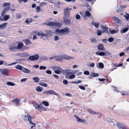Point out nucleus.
<instances>
[{
    "label": "nucleus",
    "instance_id": "f257e3e1",
    "mask_svg": "<svg viewBox=\"0 0 129 129\" xmlns=\"http://www.w3.org/2000/svg\"><path fill=\"white\" fill-rule=\"evenodd\" d=\"M73 57H70L66 55L62 56H55V60L56 61H60L63 59L70 60L74 59Z\"/></svg>",
    "mask_w": 129,
    "mask_h": 129
},
{
    "label": "nucleus",
    "instance_id": "f03ea898",
    "mask_svg": "<svg viewBox=\"0 0 129 129\" xmlns=\"http://www.w3.org/2000/svg\"><path fill=\"white\" fill-rule=\"evenodd\" d=\"M56 31L61 35L68 34L70 32L68 28L67 27L62 29H56Z\"/></svg>",
    "mask_w": 129,
    "mask_h": 129
},
{
    "label": "nucleus",
    "instance_id": "7ed1b4c3",
    "mask_svg": "<svg viewBox=\"0 0 129 129\" xmlns=\"http://www.w3.org/2000/svg\"><path fill=\"white\" fill-rule=\"evenodd\" d=\"M23 119L25 121H27H27L29 122L30 124L34 125L31 126V128H33V127L35 126V124L33 123L31 121L33 118L29 114H27L26 116H25Z\"/></svg>",
    "mask_w": 129,
    "mask_h": 129
},
{
    "label": "nucleus",
    "instance_id": "20e7f679",
    "mask_svg": "<svg viewBox=\"0 0 129 129\" xmlns=\"http://www.w3.org/2000/svg\"><path fill=\"white\" fill-rule=\"evenodd\" d=\"M49 26H53V27H57V28H60L61 26V23L59 22H51L47 24Z\"/></svg>",
    "mask_w": 129,
    "mask_h": 129
},
{
    "label": "nucleus",
    "instance_id": "39448f33",
    "mask_svg": "<svg viewBox=\"0 0 129 129\" xmlns=\"http://www.w3.org/2000/svg\"><path fill=\"white\" fill-rule=\"evenodd\" d=\"M64 17H69L70 15V11L68 9V7H67L65 8L64 9Z\"/></svg>",
    "mask_w": 129,
    "mask_h": 129
},
{
    "label": "nucleus",
    "instance_id": "423d86ee",
    "mask_svg": "<svg viewBox=\"0 0 129 129\" xmlns=\"http://www.w3.org/2000/svg\"><path fill=\"white\" fill-rule=\"evenodd\" d=\"M113 18L115 21V23L118 25H120L121 24V22L120 19L116 17H113Z\"/></svg>",
    "mask_w": 129,
    "mask_h": 129
},
{
    "label": "nucleus",
    "instance_id": "0eeeda50",
    "mask_svg": "<svg viewBox=\"0 0 129 129\" xmlns=\"http://www.w3.org/2000/svg\"><path fill=\"white\" fill-rule=\"evenodd\" d=\"M101 27L102 30V33H106L108 35H110V34L108 31V27L105 26H102Z\"/></svg>",
    "mask_w": 129,
    "mask_h": 129
},
{
    "label": "nucleus",
    "instance_id": "6e6552de",
    "mask_svg": "<svg viewBox=\"0 0 129 129\" xmlns=\"http://www.w3.org/2000/svg\"><path fill=\"white\" fill-rule=\"evenodd\" d=\"M39 57V55L37 54H36L32 56H30L29 57V59L31 61H34L37 60Z\"/></svg>",
    "mask_w": 129,
    "mask_h": 129
},
{
    "label": "nucleus",
    "instance_id": "1a4fd4ad",
    "mask_svg": "<svg viewBox=\"0 0 129 129\" xmlns=\"http://www.w3.org/2000/svg\"><path fill=\"white\" fill-rule=\"evenodd\" d=\"M9 72V71L7 69H4L1 70V72L4 75H6V76H8V73Z\"/></svg>",
    "mask_w": 129,
    "mask_h": 129
},
{
    "label": "nucleus",
    "instance_id": "9d476101",
    "mask_svg": "<svg viewBox=\"0 0 129 129\" xmlns=\"http://www.w3.org/2000/svg\"><path fill=\"white\" fill-rule=\"evenodd\" d=\"M45 31L46 33V36H50L52 35V33H53L50 30H45Z\"/></svg>",
    "mask_w": 129,
    "mask_h": 129
},
{
    "label": "nucleus",
    "instance_id": "9b49d317",
    "mask_svg": "<svg viewBox=\"0 0 129 129\" xmlns=\"http://www.w3.org/2000/svg\"><path fill=\"white\" fill-rule=\"evenodd\" d=\"M97 48L100 51L104 50L105 49L103 45L101 44H99Z\"/></svg>",
    "mask_w": 129,
    "mask_h": 129
},
{
    "label": "nucleus",
    "instance_id": "f8f14e48",
    "mask_svg": "<svg viewBox=\"0 0 129 129\" xmlns=\"http://www.w3.org/2000/svg\"><path fill=\"white\" fill-rule=\"evenodd\" d=\"M33 104L36 109H40V106H41V104H39L35 102H33Z\"/></svg>",
    "mask_w": 129,
    "mask_h": 129
},
{
    "label": "nucleus",
    "instance_id": "ddd939ff",
    "mask_svg": "<svg viewBox=\"0 0 129 129\" xmlns=\"http://www.w3.org/2000/svg\"><path fill=\"white\" fill-rule=\"evenodd\" d=\"M23 41L25 43V45H28L31 44L32 43L30 40L28 39L23 40Z\"/></svg>",
    "mask_w": 129,
    "mask_h": 129
},
{
    "label": "nucleus",
    "instance_id": "4468645a",
    "mask_svg": "<svg viewBox=\"0 0 129 129\" xmlns=\"http://www.w3.org/2000/svg\"><path fill=\"white\" fill-rule=\"evenodd\" d=\"M67 17H64L63 18L64 22L66 24H69L71 23V21L67 18Z\"/></svg>",
    "mask_w": 129,
    "mask_h": 129
},
{
    "label": "nucleus",
    "instance_id": "2eb2a0df",
    "mask_svg": "<svg viewBox=\"0 0 129 129\" xmlns=\"http://www.w3.org/2000/svg\"><path fill=\"white\" fill-rule=\"evenodd\" d=\"M12 102H14V103L17 106H18V104L20 101V100L18 99H16L11 101Z\"/></svg>",
    "mask_w": 129,
    "mask_h": 129
},
{
    "label": "nucleus",
    "instance_id": "dca6fc26",
    "mask_svg": "<svg viewBox=\"0 0 129 129\" xmlns=\"http://www.w3.org/2000/svg\"><path fill=\"white\" fill-rule=\"evenodd\" d=\"M116 125L120 129H122L123 126H124L125 125L122 123H117Z\"/></svg>",
    "mask_w": 129,
    "mask_h": 129
},
{
    "label": "nucleus",
    "instance_id": "f3484780",
    "mask_svg": "<svg viewBox=\"0 0 129 129\" xmlns=\"http://www.w3.org/2000/svg\"><path fill=\"white\" fill-rule=\"evenodd\" d=\"M22 71L26 73H29L30 72L29 69L24 67H23Z\"/></svg>",
    "mask_w": 129,
    "mask_h": 129
},
{
    "label": "nucleus",
    "instance_id": "a211bd4d",
    "mask_svg": "<svg viewBox=\"0 0 129 129\" xmlns=\"http://www.w3.org/2000/svg\"><path fill=\"white\" fill-rule=\"evenodd\" d=\"M74 116L76 118L77 121L78 122H84L85 121V120L80 118L76 115H74Z\"/></svg>",
    "mask_w": 129,
    "mask_h": 129
},
{
    "label": "nucleus",
    "instance_id": "6ab92c4d",
    "mask_svg": "<svg viewBox=\"0 0 129 129\" xmlns=\"http://www.w3.org/2000/svg\"><path fill=\"white\" fill-rule=\"evenodd\" d=\"M7 23H3L2 24L0 25V29H4L5 27L7 26Z\"/></svg>",
    "mask_w": 129,
    "mask_h": 129
},
{
    "label": "nucleus",
    "instance_id": "aec40b11",
    "mask_svg": "<svg viewBox=\"0 0 129 129\" xmlns=\"http://www.w3.org/2000/svg\"><path fill=\"white\" fill-rule=\"evenodd\" d=\"M9 49L11 51H13L17 49V47H14L13 46H10L9 47Z\"/></svg>",
    "mask_w": 129,
    "mask_h": 129
},
{
    "label": "nucleus",
    "instance_id": "412c9836",
    "mask_svg": "<svg viewBox=\"0 0 129 129\" xmlns=\"http://www.w3.org/2000/svg\"><path fill=\"white\" fill-rule=\"evenodd\" d=\"M91 24L93 25L96 28H98L99 26V23L98 22L95 23L94 22L92 21L91 22Z\"/></svg>",
    "mask_w": 129,
    "mask_h": 129
},
{
    "label": "nucleus",
    "instance_id": "4be33fe9",
    "mask_svg": "<svg viewBox=\"0 0 129 129\" xmlns=\"http://www.w3.org/2000/svg\"><path fill=\"white\" fill-rule=\"evenodd\" d=\"M33 21L32 18H27L25 21V22L27 24L30 23Z\"/></svg>",
    "mask_w": 129,
    "mask_h": 129
},
{
    "label": "nucleus",
    "instance_id": "5701e85b",
    "mask_svg": "<svg viewBox=\"0 0 129 129\" xmlns=\"http://www.w3.org/2000/svg\"><path fill=\"white\" fill-rule=\"evenodd\" d=\"M96 67L98 68L103 69L104 67V65L102 63L99 62V65H96Z\"/></svg>",
    "mask_w": 129,
    "mask_h": 129
},
{
    "label": "nucleus",
    "instance_id": "b1692460",
    "mask_svg": "<svg viewBox=\"0 0 129 129\" xmlns=\"http://www.w3.org/2000/svg\"><path fill=\"white\" fill-rule=\"evenodd\" d=\"M95 54L97 55H99L101 56H104L105 55V53L104 52H97L95 53Z\"/></svg>",
    "mask_w": 129,
    "mask_h": 129
},
{
    "label": "nucleus",
    "instance_id": "393cba45",
    "mask_svg": "<svg viewBox=\"0 0 129 129\" xmlns=\"http://www.w3.org/2000/svg\"><path fill=\"white\" fill-rule=\"evenodd\" d=\"M21 56L22 57H25L28 56V53H21L20 54Z\"/></svg>",
    "mask_w": 129,
    "mask_h": 129
},
{
    "label": "nucleus",
    "instance_id": "a878e982",
    "mask_svg": "<svg viewBox=\"0 0 129 129\" xmlns=\"http://www.w3.org/2000/svg\"><path fill=\"white\" fill-rule=\"evenodd\" d=\"M66 75L74 73L73 72V71L70 70H66Z\"/></svg>",
    "mask_w": 129,
    "mask_h": 129
},
{
    "label": "nucleus",
    "instance_id": "bb28decb",
    "mask_svg": "<svg viewBox=\"0 0 129 129\" xmlns=\"http://www.w3.org/2000/svg\"><path fill=\"white\" fill-rule=\"evenodd\" d=\"M50 94H53L55 95L58 96H59V95L57 93L54 91L53 90H50Z\"/></svg>",
    "mask_w": 129,
    "mask_h": 129
},
{
    "label": "nucleus",
    "instance_id": "cd10ccee",
    "mask_svg": "<svg viewBox=\"0 0 129 129\" xmlns=\"http://www.w3.org/2000/svg\"><path fill=\"white\" fill-rule=\"evenodd\" d=\"M128 29L127 27L125 28H124L122 30H121L120 31V33L121 34L125 33L127 31Z\"/></svg>",
    "mask_w": 129,
    "mask_h": 129
},
{
    "label": "nucleus",
    "instance_id": "c85d7f7f",
    "mask_svg": "<svg viewBox=\"0 0 129 129\" xmlns=\"http://www.w3.org/2000/svg\"><path fill=\"white\" fill-rule=\"evenodd\" d=\"M33 80L34 82H38L40 80V79L38 77H34L33 78Z\"/></svg>",
    "mask_w": 129,
    "mask_h": 129
},
{
    "label": "nucleus",
    "instance_id": "c756f323",
    "mask_svg": "<svg viewBox=\"0 0 129 129\" xmlns=\"http://www.w3.org/2000/svg\"><path fill=\"white\" fill-rule=\"evenodd\" d=\"M123 7L122 6H120L119 8L117 9V12L118 13L121 12L123 10Z\"/></svg>",
    "mask_w": 129,
    "mask_h": 129
},
{
    "label": "nucleus",
    "instance_id": "7c9ffc66",
    "mask_svg": "<svg viewBox=\"0 0 129 129\" xmlns=\"http://www.w3.org/2000/svg\"><path fill=\"white\" fill-rule=\"evenodd\" d=\"M15 68L20 70H21L22 71L23 67L19 65H18L15 67Z\"/></svg>",
    "mask_w": 129,
    "mask_h": 129
},
{
    "label": "nucleus",
    "instance_id": "2f4dec72",
    "mask_svg": "<svg viewBox=\"0 0 129 129\" xmlns=\"http://www.w3.org/2000/svg\"><path fill=\"white\" fill-rule=\"evenodd\" d=\"M43 88L40 86H38L36 88V90L38 92H40L42 90Z\"/></svg>",
    "mask_w": 129,
    "mask_h": 129
},
{
    "label": "nucleus",
    "instance_id": "473e14b6",
    "mask_svg": "<svg viewBox=\"0 0 129 129\" xmlns=\"http://www.w3.org/2000/svg\"><path fill=\"white\" fill-rule=\"evenodd\" d=\"M38 36H42L43 37L46 36V34L43 33V32H41V33L39 32Z\"/></svg>",
    "mask_w": 129,
    "mask_h": 129
},
{
    "label": "nucleus",
    "instance_id": "72a5a7b5",
    "mask_svg": "<svg viewBox=\"0 0 129 129\" xmlns=\"http://www.w3.org/2000/svg\"><path fill=\"white\" fill-rule=\"evenodd\" d=\"M42 104H44L45 106H48L49 105L48 103L46 101H43L42 102Z\"/></svg>",
    "mask_w": 129,
    "mask_h": 129
},
{
    "label": "nucleus",
    "instance_id": "f704fd0d",
    "mask_svg": "<svg viewBox=\"0 0 129 129\" xmlns=\"http://www.w3.org/2000/svg\"><path fill=\"white\" fill-rule=\"evenodd\" d=\"M99 74L98 73H92L90 76L93 77H96L99 76Z\"/></svg>",
    "mask_w": 129,
    "mask_h": 129
},
{
    "label": "nucleus",
    "instance_id": "c9c22d12",
    "mask_svg": "<svg viewBox=\"0 0 129 129\" xmlns=\"http://www.w3.org/2000/svg\"><path fill=\"white\" fill-rule=\"evenodd\" d=\"M7 85L10 86H14L15 85V83L10 82H7Z\"/></svg>",
    "mask_w": 129,
    "mask_h": 129
},
{
    "label": "nucleus",
    "instance_id": "e433bc0d",
    "mask_svg": "<svg viewBox=\"0 0 129 129\" xmlns=\"http://www.w3.org/2000/svg\"><path fill=\"white\" fill-rule=\"evenodd\" d=\"M79 70H77L75 71V73H76V75L77 76H79L80 75L82 74V73L81 72H79Z\"/></svg>",
    "mask_w": 129,
    "mask_h": 129
},
{
    "label": "nucleus",
    "instance_id": "4c0bfd02",
    "mask_svg": "<svg viewBox=\"0 0 129 129\" xmlns=\"http://www.w3.org/2000/svg\"><path fill=\"white\" fill-rule=\"evenodd\" d=\"M10 17V16L9 15H6L4 16V19L6 20L9 19Z\"/></svg>",
    "mask_w": 129,
    "mask_h": 129
},
{
    "label": "nucleus",
    "instance_id": "58836bf2",
    "mask_svg": "<svg viewBox=\"0 0 129 129\" xmlns=\"http://www.w3.org/2000/svg\"><path fill=\"white\" fill-rule=\"evenodd\" d=\"M23 46V44L21 43H19L18 44V47H17V49H20L22 48Z\"/></svg>",
    "mask_w": 129,
    "mask_h": 129
},
{
    "label": "nucleus",
    "instance_id": "ea45409f",
    "mask_svg": "<svg viewBox=\"0 0 129 129\" xmlns=\"http://www.w3.org/2000/svg\"><path fill=\"white\" fill-rule=\"evenodd\" d=\"M39 84L41 86H44L45 87H47V84L42 82L40 83Z\"/></svg>",
    "mask_w": 129,
    "mask_h": 129
},
{
    "label": "nucleus",
    "instance_id": "a19ab883",
    "mask_svg": "<svg viewBox=\"0 0 129 129\" xmlns=\"http://www.w3.org/2000/svg\"><path fill=\"white\" fill-rule=\"evenodd\" d=\"M53 68L54 69H55V70H62V69L60 67L57 66H54L53 67Z\"/></svg>",
    "mask_w": 129,
    "mask_h": 129
},
{
    "label": "nucleus",
    "instance_id": "79ce46f5",
    "mask_svg": "<svg viewBox=\"0 0 129 129\" xmlns=\"http://www.w3.org/2000/svg\"><path fill=\"white\" fill-rule=\"evenodd\" d=\"M40 109H41L44 111L47 110V109L46 108H45L44 107L42 106L41 104V106H40Z\"/></svg>",
    "mask_w": 129,
    "mask_h": 129
},
{
    "label": "nucleus",
    "instance_id": "37998d69",
    "mask_svg": "<svg viewBox=\"0 0 129 129\" xmlns=\"http://www.w3.org/2000/svg\"><path fill=\"white\" fill-rule=\"evenodd\" d=\"M97 34L98 36L101 35L102 34V31L100 30H97Z\"/></svg>",
    "mask_w": 129,
    "mask_h": 129
},
{
    "label": "nucleus",
    "instance_id": "c03bdc74",
    "mask_svg": "<svg viewBox=\"0 0 129 129\" xmlns=\"http://www.w3.org/2000/svg\"><path fill=\"white\" fill-rule=\"evenodd\" d=\"M85 15L86 16L89 17L90 16L91 14L89 11H87L85 12Z\"/></svg>",
    "mask_w": 129,
    "mask_h": 129
},
{
    "label": "nucleus",
    "instance_id": "a18cd8bd",
    "mask_svg": "<svg viewBox=\"0 0 129 129\" xmlns=\"http://www.w3.org/2000/svg\"><path fill=\"white\" fill-rule=\"evenodd\" d=\"M7 6H10V3H8L7 2H6V3H4L3 5V6L4 7H5Z\"/></svg>",
    "mask_w": 129,
    "mask_h": 129
},
{
    "label": "nucleus",
    "instance_id": "49530a36",
    "mask_svg": "<svg viewBox=\"0 0 129 129\" xmlns=\"http://www.w3.org/2000/svg\"><path fill=\"white\" fill-rule=\"evenodd\" d=\"M109 31L110 33L111 34L116 33H117V31L115 30H110L109 29Z\"/></svg>",
    "mask_w": 129,
    "mask_h": 129
},
{
    "label": "nucleus",
    "instance_id": "de8ad7c7",
    "mask_svg": "<svg viewBox=\"0 0 129 129\" xmlns=\"http://www.w3.org/2000/svg\"><path fill=\"white\" fill-rule=\"evenodd\" d=\"M75 75H72L70 76L69 77V79H72L74 78L75 77Z\"/></svg>",
    "mask_w": 129,
    "mask_h": 129
},
{
    "label": "nucleus",
    "instance_id": "09e8293b",
    "mask_svg": "<svg viewBox=\"0 0 129 129\" xmlns=\"http://www.w3.org/2000/svg\"><path fill=\"white\" fill-rule=\"evenodd\" d=\"M7 11H6V10L4 9L3 10V11L2 13V16H5V13L7 12Z\"/></svg>",
    "mask_w": 129,
    "mask_h": 129
},
{
    "label": "nucleus",
    "instance_id": "8fccbe9b",
    "mask_svg": "<svg viewBox=\"0 0 129 129\" xmlns=\"http://www.w3.org/2000/svg\"><path fill=\"white\" fill-rule=\"evenodd\" d=\"M61 70H55L54 71V72L56 74H59L60 73Z\"/></svg>",
    "mask_w": 129,
    "mask_h": 129
},
{
    "label": "nucleus",
    "instance_id": "3c124183",
    "mask_svg": "<svg viewBox=\"0 0 129 129\" xmlns=\"http://www.w3.org/2000/svg\"><path fill=\"white\" fill-rule=\"evenodd\" d=\"M46 68V67L44 66H40L39 67V69L41 70H45Z\"/></svg>",
    "mask_w": 129,
    "mask_h": 129
},
{
    "label": "nucleus",
    "instance_id": "603ef678",
    "mask_svg": "<svg viewBox=\"0 0 129 129\" xmlns=\"http://www.w3.org/2000/svg\"><path fill=\"white\" fill-rule=\"evenodd\" d=\"M114 40V39L113 38L110 37L108 39V41L110 42H112Z\"/></svg>",
    "mask_w": 129,
    "mask_h": 129
},
{
    "label": "nucleus",
    "instance_id": "864d4df0",
    "mask_svg": "<svg viewBox=\"0 0 129 129\" xmlns=\"http://www.w3.org/2000/svg\"><path fill=\"white\" fill-rule=\"evenodd\" d=\"M90 40L91 42H97L95 38H92L90 39Z\"/></svg>",
    "mask_w": 129,
    "mask_h": 129
},
{
    "label": "nucleus",
    "instance_id": "5fc2aeb1",
    "mask_svg": "<svg viewBox=\"0 0 129 129\" xmlns=\"http://www.w3.org/2000/svg\"><path fill=\"white\" fill-rule=\"evenodd\" d=\"M41 9L39 6H37V12L39 13L41 11Z\"/></svg>",
    "mask_w": 129,
    "mask_h": 129
},
{
    "label": "nucleus",
    "instance_id": "6e6d98bb",
    "mask_svg": "<svg viewBox=\"0 0 129 129\" xmlns=\"http://www.w3.org/2000/svg\"><path fill=\"white\" fill-rule=\"evenodd\" d=\"M16 18L18 19H19L21 18V15L19 14H17L16 15Z\"/></svg>",
    "mask_w": 129,
    "mask_h": 129
},
{
    "label": "nucleus",
    "instance_id": "4d7b16f0",
    "mask_svg": "<svg viewBox=\"0 0 129 129\" xmlns=\"http://www.w3.org/2000/svg\"><path fill=\"white\" fill-rule=\"evenodd\" d=\"M110 124L111 125H112L113 126H115V123L114 121H110Z\"/></svg>",
    "mask_w": 129,
    "mask_h": 129
},
{
    "label": "nucleus",
    "instance_id": "13d9d810",
    "mask_svg": "<svg viewBox=\"0 0 129 129\" xmlns=\"http://www.w3.org/2000/svg\"><path fill=\"white\" fill-rule=\"evenodd\" d=\"M63 82L64 84L67 85L68 84V82L67 80H64L63 81Z\"/></svg>",
    "mask_w": 129,
    "mask_h": 129
},
{
    "label": "nucleus",
    "instance_id": "bf43d9fd",
    "mask_svg": "<svg viewBox=\"0 0 129 129\" xmlns=\"http://www.w3.org/2000/svg\"><path fill=\"white\" fill-rule=\"evenodd\" d=\"M46 73L48 74H51L52 73V72L50 70H48L46 71Z\"/></svg>",
    "mask_w": 129,
    "mask_h": 129
},
{
    "label": "nucleus",
    "instance_id": "052dcab7",
    "mask_svg": "<svg viewBox=\"0 0 129 129\" xmlns=\"http://www.w3.org/2000/svg\"><path fill=\"white\" fill-rule=\"evenodd\" d=\"M81 17L78 14H77L76 15V18L77 19H80Z\"/></svg>",
    "mask_w": 129,
    "mask_h": 129
},
{
    "label": "nucleus",
    "instance_id": "680f3d73",
    "mask_svg": "<svg viewBox=\"0 0 129 129\" xmlns=\"http://www.w3.org/2000/svg\"><path fill=\"white\" fill-rule=\"evenodd\" d=\"M87 111L90 113L91 114H92L93 113V111L89 109H87Z\"/></svg>",
    "mask_w": 129,
    "mask_h": 129
},
{
    "label": "nucleus",
    "instance_id": "e2e57ef3",
    "mask_svg": "<svg viewBox=\"0 0 129 129\" xmlns=\"http://www.w3.org/2000/svg\"><path fill=\"white\" fill-rule=\"evenodd\" d=\"M79 87L81 89L84 90H85V88L83 86H79Z\"/></svg>",
    "mask_w": 129,
    "mask_h": 129
},
{
    "label": "nucleus",
    "instance_id": "0e129e2a",
    "mask_svg": "<svg viewBox=\"0 0 129 129\" xmlns=\"http://www.w3.org/2000/svg\"><path fill=\"white\" fill-rule=\"evenodd\" d=\"M84 74L86 75H89V72L87 71H84Z\"/></svg>",
    "mask_w": 129,
    "mask_h": 129
},
{
    "label": "nucleus",
    "instance_id": "69168bd1",
    "mask_svg": "<svg viewBox=\"0 0 129 129\" xmlns=\"http://www.w3.org/2000/svg\"><path fill=\"white\" fill-rule=\"evenodd\" d=\"M125 54L123 52L120 53L119 54V55L120 57L124 56Z\"/></svg>",
    "mask_w": 129,
    "mask_h": 129
},
{
    "label": "nucleus",
    "instance_id": "338daca9",
    "mask_svg": "<svg viewBox=\"0 0 129 129\" xmlns=\"http://www.w3.org/2000/svg\"><path fill=\"white\" fill-rule=\"evenodd\" d=\"M27 79L26 78H24L21 79L20 80V81L22 82H24L26 81L27 80Z\"/></svg>",
    "mask_w": 129,
    "mask_h": 129
},
{
    "label": "nucleus",
    "instance_id": "774afa93",
    "mask_svg": "<svg viewBox=\"0 0 129 129\" xmlns=\"http://www.w3.org/2000/svg\"><path fill=\"white\" fill-rule=\"evenodd\" d=\"M50 90L47 91H45L43 92L44 93H45L47 94H50Z\"/></svg>",
    "mask_w": 129,
    "mask_h": 129
}]
</instances>
